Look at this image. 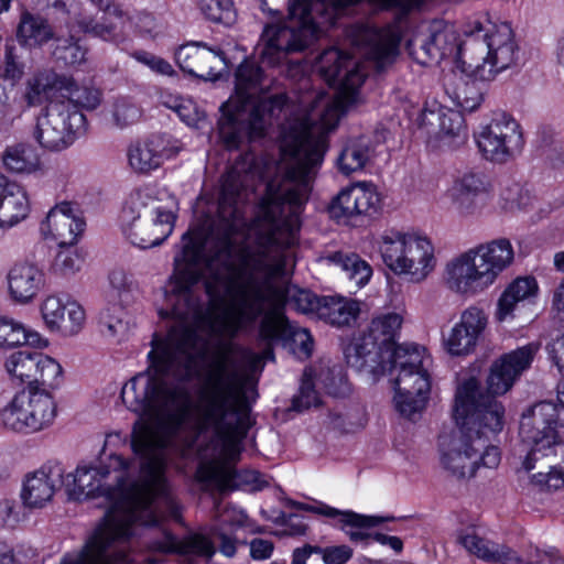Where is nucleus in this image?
I'll use <instances>...</instances> for the list:
<instances>
[{
  "label": "nucleus",
  "instance_id": "nucleus-1",
  "mask_svg": "<svg viewBox=\"0 0 564 564\" xmlns=\"http://www.w3.org/2000/svg\"><path fill=\"white\" fill-rule=\"evenodd\" d=\"M204 344L191 330L172 333L167 338L153 335L147 368L121 389L128 410L139 417L131 430L130 445L140 460V477L127 484L132 462L121 455L110 456V467L119 473L116 486H106L107 466H78L65 485L76 500L104 496L112 502L102 522L91 534L102 531V543L111 544L119 560L137 563L130 554L134 527L154 525L156 498L169 497L165 471L173 455H185L196 435L213 432L223 454L232 459L250 427V406L246 378L230 368L229 354L220 352L205 372L194 401L188 383L197 377V359Z\"/></svg>",
  "mask_w": 564,
  "mask_h": 564
},
{
  "label": "nucleus",
  "instance_id": "nucleus-2",
  "mask_svg": "<svg viewBox=\"0 0 564 564\" xmlns=\"http://www.w3.org/2000/svg\"><path fill=\"white\" fill-rule=\"evenodd\" d=\"M303 166L284 181H269L261 199V215L268 234L258 237L253 246L240 245L235 235L247 229L245 207L254 192L257 172L247 159L237 160L223 176L218 200V221L204 240L183 235V247L174 257V270L169 292L174 297L171 312L172 333L193 332L204 344L207 340L193 327L204 316V305L194 288L204 278L206 294L215 310L213 329L223 337H235L240 330L253 327L260 319L262 332L275 336L276 327L289 330L284 307L289 304L301 313H316L323 297L296 285L278 281L286 265L285 250L300 228V215L307 200L310 187Z\"/></svg>",
  "mask_w": 564,
  "mask_h": 564
},
{
  "label": "nucleus",
  "instance_id": "nucleus-3",
  "mask_svg": "<svg viewBox=\"0 0 564 564\" xmlns=\"http://www.w3.org/2000/svg\"><path fill=\"white\" fill-rule=\"evenodd\" d=\"M265 76L262 67L253 59H245L235 73V100L240 110L249 111V126L259 134L269 126L276 123L282 128L281 150L293 162L283 176L271 181H284L292 171L306 167L305 181L321 164L324 156V140L321 134L336 128L341 112V101L318 94L310 109L293 119V105L285 93L267 95Z\"/></svg>",
  "mask_w": 564,
  "mask_h": 564
},
{
  "label": "nucleus",
  "instance_id": "nucleus-4",
  "mask_svg": "<svg viewBox=\"0 0 564 564\" xmlns=\"http://www.w3.org/2000/svg\"><path fill=\"white\" fill-rule=\"evenodd\" d=\"M539 346L531 343L519 347L496 360L487 378L488 392L480 390L476 378L467 379L457 388L453 416L463 431L474 436H486L490 444L492 435L503 427L505 408L495 395L505 394L511 389L524 370H527Z\"/></svg>",
  "mask_w": 564,
  "mask_h": 564
},
{
  "label": "nucleus",
  "instance_id": "nucleus-5",
  "mask_svg": "<svg viewBox=\"0 0 564 564\" xmlns=\"http://www.w3.org/2000/svg\"><path fill=\"white\" fill-rule=\"evenodd\" d=\"M464 34L465 39L457 43L454 32L448 29L431 33V56L440 63L455 54L463 72L481 82L494 80L499 73L516 64L518 46L507 22L474 21L466 26Z\"/></svg>",
  "mask_w": 564,
  "mask_h": 564
},
{
  "label": "nucleus",
  "instance_id": "nucleus-6",
  "mask_svg": "<svg viewBox=\"0 0 564 564\" xmlns=\"http://www.w3.org/2000/svg\"><path fill=\"white\" fill-rule=\"evenodd\" d=\"M340 0H289L285 19L264 25L256 52L259 61L269 67L284 63L290 69H297L300 62H292L289 55L305 51L316 39L325 24H333L335 7Z\"/></svg>",
  "mask_w": 564,
  "mask_h": 564
},
{
  "label": "nucleus",
  "instance_id": "nucleus-7",
  "mask_svg": "<svg viewBox=\"0 0 564 564\" xmlns=\"http://www.w3.org/2000/svg\"><path fill=\"white\" fill-rule=\"evenodd\" d=\"M558 410L553 402H539L522 413L519 437L527 451L522 468L530 473L531 484L540 490H557L564 486V441L558 433Z\"/></svg>",
  "mask_w": 564,
  "mask_h": 564
},
{
  "label": "nucleus",
  "instance_id": "nucleus-8",
  "mask_svg": "<svg viewBox=\"0 0 564 564\" xmlns=\"http://www.w3.org/2000/svg\"><path fill=\"white\" fill-rule=\"evenodd\" d=\"M513 258V248L507 238L481 243L446 264V283L457 293L475 294L492 284Z\"/></svg>",
  "mask_w": 564,
  "mask_h": 564
},
{
  "label": "nucleus",
  "instance_id": "nucleus-9",
  "mask_svg": "<svg viewBox=\"0 0 564 564\" xmlns=\"http://www.w3.org/2000/svg\"><path fill=\"white\" fill-rule=\"evenodd\" d=\"M124 235L141 249L161 245L173 231L175 215L148 191L133 193L123 208Z\"/></svg>",
  "mask_w": 564,
  "mask_h": 564
},
{
  "label": "nucleus",
  "instance_id": "nucleus-10",
  "mask_svg": "<svg viewBox=\"0 0 564 564\" xmlns=\"http://www.w3.org/2000/svg\"><path fill=\"white\" fill-rule=\"evenodd\" d=\"M215 542L218 551L226 557H234L237 553V539L213 527L209 536L202 533H191L183 539H177L170 531L162 530L160 535L148 543L150 554L142 560V564H159L161 555L178 554L195 555L210 561L216 554Z\"/></svg>",
  "mask_w": 564,
  "mask_h": 564
},
{
  "label": "nucleus",
  "instance_id": "nucleus-11",
  "mask_svg": "<svg viewBox=\"0 0 564 564\" xmlns=\"http://www.w3.org/2000/svg\"><path fill=\"white\" fill-rule=\"evenodd\" d=\"M86 118L70 99L51 101L37 117L33 138L48 151H62L85 129Z\"/></svg>",
  "mask_w": 564,
  "mask_h": 564
},
{
  "label": "nucleus",
  "instance_id": "nucleus-12",
  "mask_svg": "<svg viewBox=\"0 0 564 564\" xmlns=\"http://www.w3.org/2000/svg\"><path fill=\"white\" fill-rule=\"evenodd\" d=\"M459 437L451 440L445 448L441 443V462L457 478L473 477L479 465L496 468L500 463L498 447L488 445L486 436H474L459 426Z\"/></svg>",
  "mask_w": 564,
  "mask_h": 564
},
{
  "label": "nucleus",
  "instance_id": "nucleus-13",
  "mask_svg": "<svg viewBox=\"0 0 564 564\" xmlns=\"http://www.w3.org/2000/svg\"><path fill=\"white\" fill-rule=\"evenodd\" d=\"M4 368L12 381L25 383L26 388L56 389L63 380L61 365L50 356L32 348L11 352L4 360Z\"/></svg>",
  "mask_w": 564,
  "mask_h": 564
},
{
  "label": "nucleus",
  "instance_id": "nucleus-14",
  "mask_svg": "<svg viewBox=\"0 0 564 564\" xmlns=\"http://www.w3.org/2000/svg\"><path fill=\"white\" fill-rule=\"evenodd\" d=\"M476 143L486 160L503 164L522 152L524 139L520 124L513 118L501 115L481 129L476 135Z\"/></svg>",
  "mask_w": 564,
  "mask_h": 564
},
{
  "label": "nucleus",
  "instance_id": "nucleus-15",
  "mask_svg": "<svg viewBox=\"0 0 564 564\" xmlns=\"http://www.w3.org/2000/svg\"><path fill=\"white\" fill-rule=\"evenodd\" d=\"M347 39L361 56L373 63L377 72L392 64L399 52L401 35L397 26L377 29L356 24L346 31Z\"/></svg>",
  "mask_w": 564,
  "mask_h": 564
},
{
  "label": "nucleus",
  "instance_id": "nucleus-16",
  "mask_svg": "<svg viewBox=\"0 0 564 564\" xmlns=\"http://www.w3.org/2000/svg\"><path fill=\"white\" fill-rule=\"evenodd\" d=\"M319 73L330 86L352 97L367 77L365 65L336 47L325 50L318 61Z\"/></svg>",
  "mask_w": 564,
  "mask_h": 564
},
{
  "label": "nucleus",
  "instance_id": "nucleus-17",
  "mask_svg": "<svg viewBox=\"0 0 564 564\" xmlns=\"http://www.w3.org/2000/svg\"><path fill=\"white\" fill-rule=\"evenodd\" d=\"M397 411L414 421L424 410L431 391L430 375L425 367L398 372L394 379Z\"/></svg>",
  "mask_w": 564,
  "mask_h": 564
},
{
  "label": "nucleus",
  "instance_id": "nucleus-18",
  "mask_svg": "<svg viewBox=\"0 0 564 564\" xmlns=\"http://www.w3.org/2000/svg\"><path fill=\"white\" fill-rule=\"evenodd\" d=\"M178 67L187 75L203 80H217L226 66L224 52L207 47L202 42L181 45L175 52Z\"/></svg>",
  "mask_w": 564,
  "mask_h": 564
},
{
  "label": "nucleus",
  "instance_id": "nucleus-19",
  "mask_svg": "<svg viewBox=\"0 0 564 564\" xmlns=\"http://www.w3.org/2000/svg\"><path fill=\"white\" fill-rule=\"evenodd\" d=\"M487 326V316L478 307L466 308L458 323L447 334H443L445 349L453 356H463L471 352Z\"/></svg>",
  "mask_w": 564,
  "mask_h": 564
},
{
  "label": "nucleus",
  "instance_id": "nucleus-20",
  "mask_svg": "<svg viewBox=\"0 0 564 564\" xmlns=\"http://www.w3.org/2000/svg\"><path fill=\"white\" fill-rule=\"evenodd\" d=\"M89 1L108 15H113L116 20L112 21L109 18H104L101 22H98L93 18L80 15L76 20L78 28L84 33L104 41L116 44L122 43L127 39V26L131 22L130 17L119 6L112 3L111 0Z\"/></svg>",
  "mask_w": 564,
  "mask_h": 564
},
{
  "label": "nucleus",
  "instance_id": "nucleus-21",
  "mask_svg": "<svg viewBox=\"0 0 564 564\" xmlns=\"http://www.w3.org/2000/svg\"><path fill=\"white\" fill-rule=\"evenodd\" d=\"M64 469L59 464L43 466L28 474L21 490L22 503L29 509L44 508L64 484Z\"/></svg>",
  "mask_w": 564,
  "mask_h": 564
},
{
  "label": "nucleus",
  "instance_id": "nucleus-22",
  "mask_svg": "<svg viewBox=\"0 0 564 564\" xmlns=\"http://www.w3.org/2000/svg\"><path fill=\"white\" fill-rule=\"evenodd\" d=\"M380 197L372 188L351 186L340 191L330 202L328 213L337 220L350 219L361 215L376 213Z\"/></svg>",
  "mask_w": 564,
  "mask_h": 564
},
{
  "label": "nucleus",
  "instance_id": "nucleus-23",
  "mask_svg": "<svg viewBox=\"0 0 564 564\" xmlns=\"http://www.w3.org/2000/svg\"><path fill=\"white\" fill-rule=\"evenodd\" d=\"M178 152L170 140L161 134H152L144 140L131 144L128 160L131 169L141 174L159 169L163 162Z\"/></svg>",
  "mask_w": 564,
  "mask_h": 564
},
{
  "label": "nucleus",
  "instance_id": "nucleus-24",
  "mask_svg": "<svg viewBox=\"0 0 564 564\" xmlns=\"http://www.w3.org/2000/svg\"><path fill=\"white\" fill-rule=\"evenodd\" d=\"M223 116L218 120L217 135L218 141L227 150H236L248 135L250 139H257L264 135V129L261 133L256 134L249 126V111L240 110L239 105L235 100H228L220 107Z\"/></svg>",
  "mask_w": 564,
  "mask_h": 564
},
{
  "label": "nucleus",
  "instance_id": "nucleus-25",
  "mask_svg": "<svg viewBox=\"0 0 564 564\" xmlns=\"http://www.w3.org/2000/svg\"><path fill=\"white\" fill-rule=\"evenodd\" d=\"M41 313L45 325L65 336L77 334L85 321V312L76 302H63L61 297L47 296L42 305Z\"/></svg>",
  "mask_w": 564,
  "mask_h": 564
},
{
  "label": "nucleus",
  "instance_id": "nucleus-26",
  "mask_svg": "<svg viewBox=\"0 0 564 564\" xmlns=\"http://www.w3.org/2000/svg\"><path fill=\"white\" fill-rule=\"evenodd\" d=\"M85 228V221L77 216L68 202L53 207L42 223V231H50L58 240L59 248L73 246Z\"/></svg>",
  "mask_w": 564,
  "mask_h": 564
},
{
  "label": "nucleus",
  "instance_id": "nucleus-27",
  "mask_svg": "<svg viewBox=\"0 0 564 564\" xmlns=\"http://www.w3.org/2000/svg\"><path fill=\"white\" fill-rule=\"evenodd\" d=\"M344 355L347 365L357 371L373 378L386 373V356L364 334L345 347Z\"/></svg>",
  "mask_w": 564,
  "mask_h": 564
},
{
  "label": "nucleus",
  "instance_id": "nucleus-28",
  "mask_svg": "<svg viewBox=\"0 0 564 564\" xmlns=\"http://www.w3.org/2000/svg\"><path fill=\"white\" fill-rule=\"evenodd\" d=\"M8 284L10 295L14 301L28 303L43 288L44 273L32 263H17L8 273Z\"/></svg>",
  "mask_w": 564,
  "mask_h": 564
},
{
  "label": "nucleus",
  "instance_id": "nucleus-29",
  "mask_svg": "<svg viewBox=\"0 0 564 564\" xmlns=\"http://www.w3.org/2000/svg\"><path fill=\"white\" fill-rule=\"evenodd\" d=\"M457 541L469 553L488 563L522 564L523 562L509 546L480 538L474 532L462 531Z\"/></svg>",
  "mask_w": 564,
  "mask_h": 564
},
{
  "label": "nucleus",
  "instance_id": "nucleus-30",
  "mask_svg": "<svg viewBox=\"0 0 564 564\" xmlns=\"http://www.w3.org/2000/svg\"><path fill=\"white\" fill-rule=\"evenodd\" d=\"M73 87H76V83L72 77L52 70L40 72L26 82L24 99L29 107H35L47 100L55 91H72Z\"/></svg>",
  "mask_w": 564,
  "mask_h": 564
},
{
  "label": "nucleus",
  "instance_id": "nucleus-31",
  "mask_svg": "<svg viewBox=\"0 0 564 564\" xmlns=\"http://www.w3.org/2000/svg\"><path fill=\"white\" fill-rule=\"evenodd\" d=\"M101 533L90 534L82 549L65 553L59 564H131L112 555L111 544L102 543Z\"/></svg>",
  "mask_w": 564,
  "mask_h": 564
},
{
  "label": "nucleus",
  "instance_id": "nucleus-32",
  "mask_svg": "<svg viewBox=\"0 0 564 564\" xmlns=\"http://www.w3.org/2000/svg\"><path fill=\"white\" fill-rule=\"evenodd\" d=\"M432 243L423 237L410 235L406 249V268L403 274L412 282L423 281L434 269L435 258Z\"/></svg>",
  "mask_w": 564,
  "mask_h": 564
},
{
  "label": "nucleus",
  "instance_id": "nucleus-33",
  "mask_svg": "<svg viewBox=\"0 0 564 564\" xmlns=\"http://www.w3.org/2000/svg\"><path fill=\"white\" fill-rule=\"evenodd\" d=\"M2 187L4 191L0 197V226L11 227L26 217L29 199L21 185L9 182L4 176Z\"/></svg>",
  "mask_w": 564,
  "mask_h": 564
},
{
  "label": "nucleus",
  "instance_id": "nucleus-34",
  "mask_svg": "<svg viewBox=\"0 0 564 564\" xmlns=\"http://www.w3.org/2000/svg\"><path fill=\"white\" fill-rule=\"evenodd\" d=\"M31 389L26 388L13 397L1 410L0 419L3 426L12 432L30 434Z\"/></svg>",
  "mask_w": 564,
  "mask_h": 564
},
{
  "label": "nucleus",
  "instance_id": "nucleus-35",
  "mask_svg": "<svg viewBox=\"0 0 564 564\" xmlns=\"http://www.w3.org/2000/svg\"><path fill=\"white\" fill-rule=\"evenodd\" d=\"M422 124L431 127L438 137H464V118L459 111L451 109H425L422 112Z\"/></svg>",
  "mask_w": 564,
  "mask_h": 564
},
{
  "label": "nucleus",
  "instance_id": "nucleus-36",
  "mask_svg": "<svg viewBox=\"0 0 564 564\" xmlns=\"http://www.w3.org/2000/svg\"><path fill=\"white\" fill-rule=\"evenodd\" d=\"M31 389V420L30 434L40 432L54 422L57 414V405L48 392L52 388L40 387Z\"/></svg>",
  "mask_w": 564,
  "mask_h": 564
},
{
  "label": "nucleus",
  "instance_id": "nucleus-37",
  "mask_svg": "<svg viewBox=\"0 0 564 564\" xmlns=\"http://www.w3.org/2000/svg\"><path fill=\"white\" fill-rule=\"evenodd\" d=\"M401 325L402 318L399 314H384L373 318L364 335L386 356L387 350L397 345L395 336Z\"/></svg>",
  "mask_w": 564,
  "mask_h": 564
},
{
  "label": "nucleus",
  "instance_id": "nucleus-38",
  "mask_svg": "<svg viewBox=\"0 0 564 564\" xmlns=\"http://www.w3.org/2000/svg\"><path fill=\"white\" fill-rule=\"evenodd\" d=\"M56 33L46 19L28 11L22 12L17 29V37L20 43L42 46L50 40H54Z\"/></svg>",
  "mask_w": 564,
  "mask_h": 564
},
{
  "label": "nucleus",
  "instance_id": "nucleus-39",
  "mask_svg": "<svg viewBox=\"0 0 564 564\" xmlns=\"http://www.w3.org/2000/svg\"><path fill=\"white\" fill-rule=\"evenodd\" d=\"M425 348L416 344L395 345L386 354V372L414 370L425 367Z\"/></svg>",
  "mask_w": 564,
  "mask_h": 564
},
{
  "label": "nucleus",
  "instance_id": "nucleus-40",
  "mask_svg": "<svg viewBox=\"0 0 564 564\" xmlns=\"http://www.w3.org/2000/svg\"><path fill=\"white\" fill-rule=\"evenodd\" d=\"M373 154L371 142L367 137L349 140L338 156L339 171L345 175L361 171Z\"/></svg>",
  "mask_w": 564,
  "mask_h": 564
},
{
  "label": "nucleus",
  "instance_id": "nucleus-41",
  "mask_svg": "<svg viewBox=\"0 0 564 564\" xmlns=\"http://www.w3.org/2000/svg\"><path fill=\"white\" fill-rule=\"evenodd\" d=\"M2 162L13 173L32 174L41 170L42 163L34 148L24 142L10 147L2 153Z\"/></svg>",
  "mask_w": 564,
  "mask_h": 564
},
{
  "label": "nucleus",
  "instance_id": "nucleus-42",
  "mask_svg": "<svg viewBox=\"0 0 564 564\" xmlns=\"http://www.w3.org/2000/svg\"><path fill=\"white\" fill-rule=\"evenodd\" d=\"M358 303L344 297H323L318 317L330 325L343 327L355 322L359 314Z\"/></svg>",
  "mask_w": 564,
  "mask_h": 564
},
{
  "label": "nucleus",
  "instance_id": "nucleus-43",
  "mask_svg": "<svg viewBox=\"0 0 564 564\" xmlns=\"http://www.w3.org/2000/svg\"><path fill=\"white\" fill-rule=\"evenodd\" d=\"M409 234L390 231L382 236L380 253L384 264L395 274H403L406 263V249Z\"/></svg>",
  "mask_w": 564,
  "mask_h": 564
},
{
  "label": "nucleus",
  "instance_id": "nucleus-44",
  "mask_svg": "<svg viewBox=\"0 0 564 564\" xmlns=\"http://www.w3.org/2000/svg\"><path fill=\"white\" fill-rule=\"evenodd\" d=\"M292 505L296 509L314 512L328 518L339 517L340 530L344 532L347 528L364 529L372 527L380 521L378 518L367 517L354 511H341L326 505H322L319 507L302 502H293Z\"/></svg>",
  "mask_w": 564,
  "mask_h": 564
},
{
  "label": "nucleus",
  "instance_id": "nucleus-45",
  "mask_svg": "<svg viewBox=\"0 0 564 564\" xmlns=\"http://www.w3.org/2000/svg\"><path fill=\"white\" fill-rule=\"evenodd\" d=\"M235 478L236 470L213 462L200 463L195 473V480L202 485L203 490L229 489Z\"/></svg>",
  "mask_w": 564,
  "mask_h": 564
},
{
  "label": "nucleus",
  "instance_id": "nucleus-46",
  "mask_svg": "<svg viewBox=\"0 0 564 564\" xmlns=\"http://www.w3.org/2000/svg\"><path fill=\"white\" fill-rule=\"evenodd\" d=\"M327 259L359 286L365 285L371 278V267L354 252L336 251L327 256Z\"/></svg>",
  "mask_w": 564,
  "mask_h": 564
},
{
  "label": "nucleus",
  "instance_id": "nucleus-47",
  "mask_svg": "<svg viewBox=\"0 0 564 564\" xmlns=\"http://www.w3.org/2000/svg\"><path fill=\"white\" fill-rule=\"evenodd\" d=\"M53 57L64 65L77 66L86 62L87 48L74 35L57 32L54 37Z\"/></svg>",
  "mask_w": 564,
  "mask_h": 564
},
{
  "label": "nucleus",
  "instance_id": "nucleus-48",
  "mask_svg": "<svg viewBox=\"0 0 564 564\" xmlns=\"http://www.w3.org/2000/svg\"><path fill=\"white\" fill-rule=\"evenodd\" d=\"M454 200L460 208H468L474 197L486 191L485 177L481 173L466 172L456 180Z\"/></svg>",
  "mask_w": 564,
  "mask_h": 564
},
{
  "label": "nucleus",
  "instance_id": "nucleus-49",
  "mask_svg": "<svg viewBox=\"0 0 564 564\" xmlns=\"http://www.w3.org/2000/svg\"><path fill=\"white\" fill-rule=\"evenodd\" d=\"M36 336L29 334L24 327L12 319L0 316V347L19 345H34Z\"/></svg>",
  "mask_w": 564,
  "mask_h": 564
},
{
  "label": "nucleus",
  "instance_id": "nucleus-50",
  "mask_svg": "<svg viewBox=\"0 0 564 564\" xmlns=\"http://www.w3.org/2000/svg\"><path fill=\"white\" fill-rule=\"evenodd\" d=\"M199 10L206 19L215 23L230 25L236 20L232 0H199Z\"/></svg>",
  "mask_w": 564,
  "mask_h": 564
},
{
  "label": "nucleus",
  "instance_id": "nucleus-51",
  "mask_svg": "<svg viewBox=\"0 0 564 564\" xmlns=\"http://www.w3.org/2000/svg\"><path fill=\"white\" fill-rule=\"evenodd\" d=\"M289 330H285L276 327L275 336H267L262 328L260 327V336L264 339H292L294 344L297 346L300 352L308 358L313 351V337L306 328H301L292 323H289Z\"/></svg>",
  "mask_w": 564,
  "mask_h": 564
},
{
  "label": "nucleus",
  "instance_id": "nucleus-52",
  "mask_svg": "<svg viewBox=\"0 0 564 564\" xmlns=\"http://www.w3.org/2000/svg\"><path fill=\"white\" fill-rule=\"evenodd\" d=\"M346 529L345 533L354 543H361L365 546L369 545L370 541H376L381 545L389 546L395 553H401L403 550V541L394 535H388L381 532H367L364 529L352 530Z\"/></svg>",
  "mask_w": 564,
  "mask_h": 564
},
{
  "label": "nucleus",
  "instance_id": "nucleus-53",
  "mask_svg": "<svg viewBox=\"0 0 564 564\" xmlns=\"http://www.w3.org/2000/svg\"><path fill=\"white\" fill-rule=\"evenodd\" d=\"M319 404V395L315 390L311 369H305L302 376L299 393L292 399V410L302 412Z\"/></svg>",
  "mask_w": 564,
  "mask_h": 564
},
{
  "label": "nucleus",
  "instance_id": "nucleus-54",
  "mask_svg": "<svg viewBox=\"0 0 564 564\" xmlns=\"http://www.w3.org/2000/svg\"><path fill=\"white\" fill-rule=\"evenodd\" d=\"M475 80L464 82L454 91V101L463 110L473 112L484 101V94Z\"/></svg>",
  "mask_w": 564,
  "mask_h": 564
},
{
  "label": "nucleus",
  "instance_id": "nucleus-55",
  "mask_svg": "<svg viewBox=\"0 0 564 564\" xmlns=\"http://www.w3.org/2000/svg\"><path fill=\"white\" fill-rule=\"evenodd\" d=\"M84 263V258L73 246H65L57 252L53 269L62 275H70L79 271Z\"/></svg>",
  "mask_w": 564,
  "mask_h": 564
},
{
  "label": "nucleus",
  "instance_id": "nucleus-56",
  "mask_svg": "<svg viewBox=\"0 0 564 564\" xmlns=\"http://www.w3.org/2000/svg\"><path fill=\"white\" fill-rule=\"evenodd\" d=\"M406 48L413 59L423 66L438 64L437 58H433L430 54L433 48L429 35H416L408 41Z\"/></svg>",
  "mask_w": 564,
  "mask_h": 564
},
{
  "label": "nucleus",
  "instance_id": "nucleus-57",
  "mask_svg": "<svg viewBox=\"0 0 564 564\" xmlns=\"http://www.w3.org/2000/svg\"><path fill=\"white\" fill-rule=\"evenodd\" d=\"M112 117L116 126L122 129L140 119L141 109L130 100L121 99L115 104Z\"/></svg>",
  "mask_w": 564,
  "mask_h": 564
},
{
  "label": "nucleus",
  "instance_id": "nucleus-58",
  "mask_svg": "<svg viewBox=\"0 0 564 564\" xmlns=\"http://www.w3.org/2000/svg\"><path fill=\"white\" fill-rule=\"evenodd\" d=\"M164 105L173 109L187 126L198 127L199 122L205 119V113L198 111L189 101L180 102L174 100L173 104L164 101Z\"/></svg>",
  "mask_w": 564,
  "mask_h": 564
},
{
  "label": "nucleus",
  "instance_id": "nucleus-59",
  "mask_svg": "<svg viewBox=\"0 0 564 564\" xmlns=\"http://www.w3.org/2000/svg\"><path fill=\"white\" fill-rule=\"evenodd\" d=\"M23 74V66L19 63L17 47L12 41L6 43L4 67L2 76L6 79L17 80Z\"/></svg>",
  "mask_w": 564,
  "mask_h": 564
},
{
  "label": "nucleus",
  "instance_id": "nucleus-60",
  "mask_svg": "<svg viewBox=\"0 0 564 564\" xmlns=\"http://www.w3.org/2000/svg\"><path fill=\"white\" fill-rule=\"evenodd\" d=\"M325 564H346L354 554L350 546L346 544L322 547L319 551Z\"/></svg>",
  "mask_w": 564,
  "mask_h": 564
},
{
  "label": "nucleus",
  "instance_id": "nucleus-61",
  "mask_svg": "<svg viewBox=\"0 0 564 564\" xmlns=\"http://www.w3.org/2000/svg\"><path fill=\"white\" fill-rule=\"evenodd\" d=\"M506 290L523 301L535 295L538 284L534 278H518L511 282Z\"/></svg>",
  "mask_w": 564,
  "mask_h": 564
},
{
  "label": "nucleus",
  "instance_id": "nucleus-62",
  "mask_svg": "<svg viewBox=\"0 0 564 564\" xmlns=\"http://www.w3.org/2000/svg\"><path fill=\"white\" fill-rule=\"evenodd\" d=\"M12 108L9 100V95L3 85L0 84V140L3 139L12 124Z\"/></svg>",
  "mask_w": 564,
  "mask_h": 564
},
{
  "label": "nucleus",
  "instance_id": "nucleus-63",
  "mask_svg": "<svg viewBox=\"0 0 564 564\" xmlns=\"http://www.w3.org/2000/svg\"><path fill=\"white\" fill-rule=\"evenodd\" d=\"M21 520L20 507L12 500L0 501V527H15Z\"/></svg>",
  "mask_w": 564,
  "mask_h": 564
},
{
  "label": "nucleus",
  "instance_id": "nucleus-64",
  "mask_svg": "<svg viewBox=\"0 0 564 564\" xmlns=\"http://www.w3.org/2000/svg\"><path fill=\"white\" fill-rule=\"evenodd\" d=\"M72 94V98H69L72 100V102L74 104V101L76 104H78L79 106H82L83 108H86V109H95L99 102H100V98H99V94L98 91L96 90H89V89H78L76 88L74 90V87L72 88V91H69Z\"/></svg>",
  "mask_w": 564,
  "mask_h": 564
}]
</instances>
